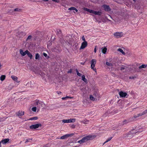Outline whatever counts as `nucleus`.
Instances as JSON below:
<instances>
[{"label":"nucleus","mask_w":147,"mask_h":147,"mask_svg":"<svg viewBox=\"0 0 147 147\" xmlns=\"http://www.w3.org/2000/svg\"><path fill=\"white\" fill-rule=\"evenodd\" d=\"M92 136L90 135L83 137L81 140L78 141V142L80 144H82L86 142L87 141L92 139Z\"/></svg>","instance_id":"obj_1"},{"label":"nucleus","mask_w":147,"mask_h":147,"mask_svg":"<svg viewBox=\"0 0 147 147\" xmlns=\"http://www.w3.org/2000/svg\"><path fill=\"white\" fill-rule=\"evenodd\" d=\"M137 132L135 130L133 129L129 131L127 134H125L124 136L125 137H127L131 138H132L134 136V135Z\"/></svg>","instance_id":"obj_2"},{"label":"nucleus","mask_w":147,"mask_h":147,"mask_svg":"<svg viewBox=\"0 0 147 147\" xmlns=\"http://www.w3.org/2000/svg\"><path fill=\"white\" fill-rule=\"evenodd\" d=\"M96 63V60L95 59H92L90 61L91 68L95 72H96V68H94Z\"/></svg>","instance_id":"obj_3"},{"label":"nucleus","mask_w":147,"mask_h":147,"mask_svg":"<svg viewBox=\"0 0 147 147\" xmlns=\"http://www.w3.org/2000/svg\"><path fill=\"white\" fill-rule=\"evenodd\" d=\"M42 125L40 123L32 125L30 126V128L31 129L34 130L38 128L39 127H40Z\"/></svg>","instance_id":"obj_4"},{"label":"nucleus","mask_w":147,"mask_h":147,"mask_svg":"<svg viewBox=\"0 0 147 147\" xmlns=\"http://www.w3.org/2000/svg\"><path fill=\"white\" fill-rule=\"evenodd\" d=\"M44 104V103L41 102H39V100H35L34 103V105H38V108H40V106H41L42 107V105H43Z\"/></svg>","instance_id":"obj_5"},{"label":"nucleus","mask_w":147,"mask_h":147,"mask_svg":"<svg viewBox=\"0 0 147 147\" xmlns=\"http://www.w3.org/2000/svg\"><path fill=\"white\" fill-rule=\"evenodd\" d=\"M76 119H74L71 118L68 119H63L62 120L63 122L64 123H69L71 122H75Z\"/></svg>","instance_id":"obj_6"},{"label":"nucleus","mask_w":147,"mask_h":147,"mask_svg":"<svg viewBox=\"0 0 147 147\" xmlns=\"http://www.w3.org/2000/svg\"><path fill=\"white\" fill-rule=\"evenodd\" d=\"M123 34L122 32H116L114 33V36L117 38H118L121 37L123 35Z\"/></svg>","instance_id":"obj_7"},{"label":"nucleus","mask_w":147,"mask_h":147,"mask_svg":"<svg viewBox=\"0 0 147 147\" xmlns=\"http://www.w3.org/2000/svg\"><path fill=\"white\" fill-rule=\"evenodd\" d=\"M74 134L73 133L65 135L61 137L60 139H65L69 137H71V136H72Z\"/></svg>","instance_id":"obj_8"},{"label":"nucleus","mask_w":147,"mask_h":147,"mask_svg":"<svg viewBox=\"0 0 147 147\" xmlns=\"http://www.w3.org/2000/svg\"><path fill=\"white\" fill-rule=\"evenodd\" d=\"M119 94L120 97L125 98L127 95L126 93L121 91L119 92Z\"/></svg>","instance_id":"obj_9"},{"label":"nucleus","mask_w":147,"mask_h":147,"mask_svg":"<svg viewBox=\"0 0 147 147\" xmlns=\"http://www.w3.org/2000/svg\"><path fill=\"white\" fill-rule=\"evenodd\" d=\"M87 45V43L86 41L83 42L81 44L80 49H83L85 48Z\"/></svg>","instance_id":"obj_10"},{"label":"nucleus","mask_w":147,"mask_h":147,"mask_svg":"<svg viewBox=\"0 0 147 147\" xmlns=\"http://www.w3.org/2000/svg\"><path fill=\"white\" fill-rule=\"evenodd\" d=\"M133 121V117L130 118L129 119L124 120L123 121V125L127 124L131 121Z\"/></svg>","instance_id":"obj_11"},{"label":"nucleus","mask_w":147,"mask_h":147,"mask_svg":"<svg viewBox=\"0 0 147 147\" xmlns=\"http://www.w3.org/2000/svg\"><path fill=\"white\" fill-rule=\"evenodd\" d=\"M104 9L105 11H110L111 10L109 6V5H104L102 6Z\"/></svg>","instance_id":"obj_12"},{"label":"nucleus","mask_w":147,"mask_h":147,"mask_svg":"<svg viewBox=\"0 0 147 147\" xmlns=\"http://www.w3.org/2000/svg\"><path fill=\"white\" fill-rule=\"evenodd\" d=\"M9 138H6L2 140L1 142L0 143H2L3 144H7L9 141Z\"/></svg>","instance_id":"obj_13"},{"label":"nucleus","mask_w":147,"mask_h":147,"mask_svg":"<svg viewBox=\"0 0 147 147\" xmlns=\"http://www.w3.org/2000/svg\"><path fill=\"white\" fill-rule=\"evenodd\" d=\"M26 54H27L28 56L31 59L33 57L32 55L28 50L26 51Z\"/></svg>","instance_id":"obj_14"},{"label":"nucleus","mask_w":147,"mask_h":147,"mask_svg":"<svg viewBox=\"0 0 147 147\" xmlns=\"http://www.w3.org/2000/svg\"><path fill=\"white\" fill-rule=\"evenodd\" d=\"M24 111H20L18 112L17 115L18 116H22L24 114Z\"/></svg>","instance_id":"obj_15"},{"label":"nucleus","mask_w":147,"mask_h":147,"mask_svg":"<svg viewBox=\"0 0 147 147\" xmlns=\"http://www.w3.org/2000/svg\"><path fill=\"white\" fill-rule=\"evenodd\" d=\"M20 53L23 56H24L26 54V51L24 52L22 49H20Z\"/></svg>","instance_id":"obj_16"},{"label":"nucleus","mask_w":147,"mask_h":147,"mask_svg":"<svg viewBox=\"0 0 147 147\" xmlns=\"http://www.w3.org/2000/svg\"><path fill=\"white\" fill-rule=\"evenodd\" d=\"M93 13L99 16H100L102 14V13L101 12H100L99 11H95L94 10Z\"/></svg>","instance_id":"obj_17"},{"label":"nucleus","mask_w":147,"mask_h":147,"mask_svg":"<svg viewBox=\"0 0 147 147\" xmlns=\"http://www.w3.org/2000/svg\"><path fill=\"white\" fill-rule=\"evenodd\" d=\"M82 80L85 83H88L87 80L85 78V76L84 75H83L82 76Z\"/></svg>","instance_id":"obj_18"},{"label":"nucleus","mask_w":147,"mask_h":147,"mask_svg":"<svg viewBox=\"0 0 147 147\" xmlns=\"http://www.w3.org/2000/svg\"><path fill=\"white\" fill-rule=\"evenodd\" d=\"M84 10L85 11H87L88 12L91 13H93L94 10L90 9H88L87 8H85L84 9Z\"/></svg>","instance_id":"obj_19"},{"label":"nucleus","mask_w":147,"mask_h":147,"mask_svg":"<svg viewBox=\"0 0 147 147\" xmlns=\"http://www.w3.org/2000/svg\"><path fill=\"white\" fill-rule=\"evenodd\" d=\"M107 49L106 47H104L102 48V53L104 54L106 53L107 52Z\"/></svg>","instance_id":"obj_20"},{"label":"nucleus","mask_w":147,"mask_h":147,"mask_svg":"<svg viewBox=\"0 0 147 147\" xmlns=\"http://www.w3.org/2000/svg\"><path fill=\"white\" fill-rule=\"evenodd\" d=\"M147 67V65L142 64L139 67V69H141L142 68H145Z\"/></svg>","instance_id":"obj_21"},{"label":"nucleus","mask_w":147,"mask_h":147,"mask_svg":"<svg viewBox=\"0 0 147 147\" xmlns=\"http://www.w3.org/2000/svg\"><path fill=\"white\" fill-rule=\"evenodd\" d=\"M143 115L142 113H140L138 114L136 116V115H134L133 117L135 119L137 117H139L140 116H141Z\"/></svg>","instance_id":"obj_22"},{"label":"nucleus","mask_w":147,"mask_h":147,"mask_svg":"<svg viewBox=\"0 0 147 147\" xmlns=\"http://www.w3.org/2000/svg\"><path fill=\"white\" fill-rule=\"evenodd\" d=\"M117 51H118L120 52L122 54H123V55H125V52L123 51V50L121 48H119L118 49Z\"/></svg>","instance_id":"obj_23"},{"label":"nucleus","mask_w":147,"mask_h":147,"mask_svg":"<svg viewBox=\"0 0 147 147\" xmlns=\"http://www.w3.org/2000/svg\"><path fill=\"white\" fill-rule=\"evenodd\" d=\"M39 57H40L39 54L38 53H36L35 54V59L39 60Z\"/></svg>","instance_id":"obj_24"},{"label":"nucleus","mask_w":147,"mask_h":147,"mask_svg":"<svg viewBox=\"0 0 147 147\" xmlns=\"http://www.w3.org/2000/svg\"><path fill=\"white\" fill-rule=\"evenodd\" d=\"M38 119V117H32L29 119L28 120H36Z\"/></svg>","instance_id":"obj_25"},{"label":"nucleus","mask_w":147,"mask_h":147,"mask_svg":"<svg viewBox=\"0 0 147 147\" xmlns=\"http://www.w3.org/2000/svg\"><path fill=\"white\" fill-rule=\"evenodd\" d=\"M11 78L14 81H17L18 79L17 77L15 76H11Z\"/></svg>","instance_id":"obj_26"},{"label":"nucleus","mask_w":147,"mask_h":147,"mask_svg":"<svg viewBox=\"0 0 147 147\" xmlns=\"http://www.w3.org/2000/svg\"><path fill=\"white\" fill-rule=\"evenodd\" d=\"M5 78V76L4 75H1V78H0V80L1 81H3Z\"/></svg>","instance_id":"obj_27"},{"label":"nucleus","mask_w":147,"mask_h":147,"mask_svg":"<svg viewBox=\"0 0 147 147\" xmlns=\"http://www.w3.org/2000/svg\"><path fill=\"white\" fill-rule=\"evenodd\" d=\"M25 35L26 34L25 33L23 32H21L19 34V35H20V37H22L23 36Z\"/></svg>","instance_id":"obj_28"},{"label":"nucleus","mask_w":147,"mask_h":147,"mask_svg":"<svg viewBox=\"0 0 147 147\" xmlns=\"http://www.w3.org/2000/svg\"><path fill=\"white\" fill-rule=\"evenodd\" d=\"M90 99L91 100L94 101L95 100V98L92 95H90Z\"/></svg>","instance_id":"obj_29"},{"label":"nucleus","mask_w":147,"mask_h":147,"mask_svg":"<svg viewBox=\"0 0 147 147\" xmlns=\"http://www.w3.org/2000/svg\"><path fill=\"white\" fill-rule=\"evenodd\" d=\"M36 109H37L36 107H34L32 108L31 110L35 112L36 111Z\"/></svg>","instance_id":"obj_30"},{"label":"nucleus","mask_w":147,"mask_h":147,"mask_svg":"<svg viewBox=\"0 0 147 147\" xmlns=\"http://www.w3.org/2000/svg\"><path fill=\"white\" fill-rule=\"evenodd\" d=\"M76 72L77 75L79 76H82L81 74L79 72L78 70L77 69H76Z\"/></svg>","instance_id":"obj_31"},{"label":"nucleus","mask_w":147,"mask_h":147,"mask_svg":"<svg viewBox=\"0 0 147 147\" xmlns=\"http://www.w3.org/2000/svg\"><path fill=\"white\" fill-rule=\"evenodd\" d=\"M106 64L108 66H112V64L111 63H110L109 62H106Z\"/></svg>","instance_id":"obj_32"},{"label":"nucleus","mask_w":147,"mask_h":147,"mask_svg":"<svg viewBox=\"0 0 147 147\" xmlns=\"http://www.w3.org/2000/svg\"><path fill=\"white\" fill-rule=\"evenodd\" d=\"M112 138V137H110L108 138L107 140L105 142V143H107L109 141H110Z\"/></svg>","instance_id":"obj_33"},{"label":"nucleus","mask_w":147,"mask_h":147,"mask_svg":"<svg viewBox=\"0 0 147 147\" xmlns=\"http://www.w3.org/2000/svg\"><path fill=\"white\" fill-rule=\"evenodd\" d=\"M20 11L21 9L18 8H16L14 9V11Z\"/></svg>","instance_id":"obj_34"},{"label":"nucleus","mask_w":147,"mask_h":147,"mask_svg":"<svg viewBox=\"0 0 147 147\" xmlns=\"http://www.w3.org/2000/svg\"><path fill=\"white\" fill-rule=\"evenodd\" d=\"M147 113V110L144 111L142 113V114L143 115H144L145 114Z\"/></svg>","instance_id":"obj_35"},{"label":"nucleus","mask_w":147,"mask_h":147,"mask_svg":"<svg viewBox=\"0 0 147 147\" xmlns=\"http://www.w3.org/2000/svg\"><path fill=\"white\" fill-rule=\"evenodd\" d=\"M75 9V8L74 7H71L69 8V10H74Z\"/></svg>","instance_id":"obj_36"},{"label":"nucleus","mask_w":147,"mask_h":147,"mask_svg":"<svg viewBox=\"0 0 147 147\" xmlns=\"http://www.w3.org/2000/svg\"><path fill=\"white\" fill-rule=\"evenodd\" d=\"M32 38V36L31 35H29V36H28V37L27 38V40H28Z\"/></svg>","instance_id":"obj_37"},{"label":"nucleus","mask_w":147,"mask_h":147,"mask_svg":"<svg viewBox=\"0 0 147 147\" xmlns=\"http://www.w3.org/2000/svg\"><path fill=\"white\" fill-rule=\"evenodd\" d=\"M32 139H30V138L27 139L26 140V142H30V141H31L32 140Z\"/></svg>","instance_id":"obj_38"},{"label":"nucleus","mask_w":147,"mask_h":147,"mask_svg":"<svg viewBox=\"0 0 147 147\" xmlns=\"http://www.w3.org/2000/svg\"><path fill=\"white\" fill-rule=\"evenodd\" d=\"M136 78V77L135 76H130L129 77V79H134V78Z\"/></svg>","instance_id":"obj_39"},{"label":"nucleus","mask_w":147,"mask_h":147,"mask_svg":"<svg viewBox=\"0 0 147 147\" xmlns=\"http://www.w3.org/2000/svg\"><path fill=\"white\" fill-rule=\"evenodd\" d=\"M69 97L68 96H66V97H62V99L63 100H65V99H66V98H69Z\"/></svg>","instance_id":"obj_40"},{"label":"nucleus","mask_w":147,"mask_h":147,"mask_svg":"<svg viewBox=\"0 0 147 147\" xmlns=\"http://www.w3.org/2000/svg\"><path fill=\"white\" fill-rule=\"evenodd\" d=\"M88 121L87 120H85L83 121V123H87V122Z\"/></svg>","instance_id":"obj_41"},{"label":"nucleus","mask_w":147,"mask_h":147,"mask_svg":"<svg viewBox=\"0 0 147 147\" xmlns=\"http://www.w3.org/2000/svg\"><path fill=\"white\" fill-rule=\"evenodd\" d=\"M57 32L59 34H61V31L60 30H57Z\"/></svg>","instance_id":"obj_42"},{"label":"nucleus","mask_w":147,"mask_h":147,"mask_svg":"<svg viewBox=\"0 0 147 147\" xmlns=\"http://www.w3.org/2000/svg\"><path fill=\"white\" fill-rule=\"evenodd\" d=\"M54 2H56L57 3H59V0H52Z\"/></svg>","instance_id":"obj_43"},{"label":"nucleus","mask_w":147,"mask_h":147,"mask_svg":"<svg viewBox=\"0 0 147 147\" xmlns=\"http://www.w3.org/2000/svg\"><path fill=\"white\" fill-rule=\"evenodd\" d=\"M97 46H96L95 47V49H94V53H96V49H97Z\"/></svg>","instance_id":"obj_44"},{"label":"nucleus","mask_w":147,"mask_h":147,"mask_svg":"<svg viewBox=\"0 0 147 147\" xmlns=\"http://www.w3.org/2000/svg\"><path fill=\"white\" fill-rule=\"evenodd\" d=\"M125 69V67L123 66H122L121 67L120 69L121 70H122L124 69Z\"/></svg>","instance_id":"obj_45"},{"label":"nucleus","mask_w":147,"mask_h":147,"mask_svg":"<svg viewBox=\"0 0 147 147\" xmlns=\"http://www.w3.org/2000/svg\"><path fill=\"white\" fill-rule=\"evenodd\" d=\"M82 40H83L84 41V42L86 41L85 40V38L84 36H83L82 37Z\"/></svg>","instance_id":"obj_46"},{"label":"nucleus","mask_w":147,"mask_h":147,"mask_svg":"<svg viewBox=\"0 0 147 147\" xmlns=\"http://www.w3.org/2000/svg\"><path fill=\"white\" fill-rule=\"evenodd\" d=\"M72 69H70L69 71H68L67 73H71L72 72Z\"/></svg>","instance_id":"obj_47"},{"label":"nucleus","mask_w":147,"mask_h":147,"mask_svg":"<svg viewBox=\"0 0 147 147\" xmlns=\"http://www.w3.org/2000/svg\"><path fill=\"white\" fill-rule=\"evenodd\" d=\"M43 55L45 57H47V54L45 53H43Z\"/></svg>","instance_id":"obj_48"},{"label":"nucleus","mask_w":147,"mask_h":147,"mask_svg":"<svg viewBox=\"0 0 147 147\" xmlns=\"http://www.w3.org/2000/svg\"><path fill=\"white\" fill-rule=\"evenodd\" d=\"M74 10H75L76 12H77L78 11V10L76 8H75V9Z\"/></svg>","instance_id":"obj_49"},{"label":"nucleus","mask_w":147,"mask_h":147,"mask_svg":"<svg viewBox=\"0 0 147 147\" xmlns=\"http://www.w3.org/2000/svg\"><path fill=\"white\" fill-rule=\"evenodd\" d=\"M134 2V3H135L136 2V0H132Z\"/></svg>","instance_id":"obj_50"},{"label":"nucleus","mask_w":147,"mask_h":147,"mask_svg":"<svg viewBox=\"0 0 147 147\" xmlns=\"http://www.w3.org/2000/svg\"><path fill=\"white\" fill-rule=\"evenodd\" d=\"M57 92L58 94H59L60 93H61V92Z\"/></svg>","instance_id":"obj_51"},{"label":"nucleus","mask_w":147,"mask_h":147,"mask_svg":"<svg viewBox=\"0 0 147 147\" xmlns=\"http://www.w3.org/2000/svg\"><path fill=\"white\" fill-rule=\"evenodd\" d=\"M97 94H96H96H95V93H94V95L95 96H96Z\"/></svg>","instance_id":"obj_52"},{"label":"nucleus","mask_w":147,"mask_h":147,"mask_svg":"<svg viewBox=\"0 0 147 147\" xmlns=\"http://www.w3.org/2000/svg\"><path fill=\"white\" fill-rule=\"evenodd\" d=\"M81 64H82V65H84V63H81Z\"/></svg>","instance_id":"obj_53"},{"label":"nucleus","mask_w":147,"mask_h":147,"mask_svg":"<svg viewBox=\"0 0 147 147\" xmlns=\"http://www.w3.org/2000/svg\"><path fill=\"white\" fill-rule=\"evenodd\" d=\"M2 66V65L0 63V68Z\"/></svg>","instance_id":"obj_54"},{"label":"nucleus","mask_w":147,"mask_h":147,"mask_svg":"<svg viewBox=\"0 0 147 147\" xmlns=\"http://www.w3.org/2000/svg\"><path fill=\"white\" fill-rule=\"evenodd\" d=\"M105 143V142H104V143L103 144V145H104V144L105 143Z\"/></svg>","instance_id":"obj_55"}]
</instances>
